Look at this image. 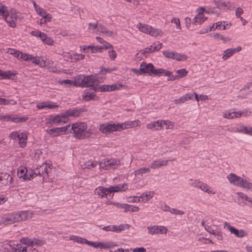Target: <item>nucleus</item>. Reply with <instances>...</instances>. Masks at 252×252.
Instances as JSON below:
<instances>
[{
	"label": "nucleus",
	"instance_id": "393cba45",
	"mask_svg": "<svg viewBox=\"0 0 252 252\" xmlns=\"http://www.w3.org/2000/svg\"><path fill=\"white\" fill-rule=\"evenodd\" d=\"M226 178L231 184L239 187L243 178L231 173L227 176Z\"/></svg>",
	"mask_w": 252,
	"mask_h": 252
},
{
	"label": "nucleus",
	"instance_id": "4468645a",
	"mask_svg": "<svg viewBox=\"0 0 252 252\" xmlns=\"http://www.w3.org/2000/svg\"><path fill=\"white\" fill-rule=\"evenodd\" d=\"M31 34L32 36L40 38L42 41L46 44L48 45H53L54 44V40L51 37L48 36L46 33L42 32L40 31H32L31 32Z\"/></svg>",
	"mask_w": 252,
	"mask_h": 252
},
{
	"label": "nucleus",
	"instance_id": "c756f323",
	"mask_svg": "<svg viewBox=\"0 0 252 252\" xmlns=\"http://www.w3.org/2000/svg\"><path fill=\"white\" fill-rule=\"evenodd\" d=\"M151 172L150 167L148 166H144L135 170L131 175H134L135 177L138 176L143 177L144 175L149 174Z\"/></svg>",
	"mask_w": 252,
	"mask_h": 252
},
{
	"label": "nucleus",
	"instance_id": "3c124183",
	"mask_svg": "<svg viewBox=\"0 0 252 252\" xmlns=\"http://www.w3.org/2000/svg\"><path fill=\"white\" fill-rule=\"evenodd\" d=\"M213 38L216 40H221L223 43L229 42L231 40V39L228 37L224 36L218 32L215 33L212 35Z\"/></svg>",
	"mask_w": 252,
	"mask_h": 252
},
{
	"label": "nucleus",
	"instance_id": "7c9ffc66",
	"mask_svg": "<svg viewBox=\"0 0 252 252\" xmlns=\"http://www.w3.org/2000/svg\"><path fill=\"white\" fill-rule=\"evenodd\" d=\"M168 163L167 160H164L162 159H158L153 161L150 165L149 166L150 167V169H156L160 168V167L165 166Z\"/></svg>",
	"mask_w": 252,
	"mask_h": 252
},
{
	"label": "nucleus",
	"instance_id": "49530a36",
	"mask_svg": "<svg viewBox=\"0 0 252 252\" xmlns=\"http://www.w3.org/2000/svg\"><path fill=\"white\" fill-rule=\"evenodd\" d=\"M56 114L47 116L45 119V124L48 126L58 125Z\"/></svg>",
	"mask_w": 252,
	"mask_h": 252
},
{
	"label": "nucleus",
	"instance_id": "774afa93",
	"mask_svg": "<svg viewBox=\"0 0 252 252\" xmlns=\"http://www.w3.org/2000/svg\"><path fill=\"white\" fill-rule=\"evenodd\" d=\"M61 135L65 134L69 132V129L71 128L70 125L65 126L63 127H58Z\"/></svg>",
	"mask_w": 252,
	"mask_h": 252
},
{
	"label": "nucleus",
	"instance_id": "4d7b16f0",
	"mask_svg": "<svg viewBox=\"0 0 252 252\" xmlns=\"http://www.w3.org/2000/svg\"><path fill=\"white\" fill-rule=\"evenodd\" d=\"M187 59L188 57L187 55L182 53H178L174 51L173 60L177 61H185L187 60Z\"/></svg>",
	"mask_w": 252,
	"mask_h": 252
},
{
	"label": "nucleus",
	"instance_id": "c03bdc74",
	"mask_svg": "<svg viewBox=\"0 0 252 252\" xmlns=\"http://www.w3.org/2000/svg\"><path fill=\"white\" fill-rule=\"evenodd\" d=\"M239 187L242 188L246 190H252V183L249 179L246 178H242V181Z\"/></svg>",
	"mask_w": 252,
	"mask_h": 252
},
{
	"label": "nucleus",
	"instance_id": "bb28decb",
	"mask_svg": "<svg viewBox=\"0 0 252 252\" xmlns=\"http://www.w3.org/2000/svg\"><path fill=\"white\" fill-rule=\"evenodd\" d=\"M99 130L103 133L115 131V123H104L101 124L99 126Z\"/></svg>",
	"mask_w": 252,
	"mask_h": 252
},
{
	"label": "nucleus",
	"instance_id": "aec40b11",
	"mask_svg": "<svg viewBox=\"0 0 252 252\" xmlns=\"http://www.w3.org/2000/svg\"><path fill=\"white\" fill-rule=\"evenodd\" d=\"M140 67L142 74H146L150 76H153L154 66L152 63L143 62L140 63Z\"/></svg>",
	"mask_w": 252,
	"mask_h": 252
},
{
	"label": "nucleus",
	"instance_id": "c9c22d12",
	"mask_svg": "<svg viewBox=\"0 0 252 252\" xmlns=\"http://www.w3.org/2000/svg\"><path fill=\"white\" fill-rule=\"evenodd\" d=\"M8 246L12 252H27V247H22L20 244H12L10 243Z\"/></svg>",
	"mask_w": 252,
	"mask_h": 252
},
{
	"label": "nucleus",
	"instance_id": "72a5a7b5",
	"mask_svg": "<svg viewBox=\"0 0 252 252\" xmlns=\"http://www.w3.org/2000/svg\"><path fill=\"white\" fill-rule=\"evenodd\" d=\"M237 195L238 196V204L243 207L246 205L245 201L248 202L250 197L241 192H237Z\"/></svg>",
	"mask_w": 252,
	"mask_h": 252
},
{
	"label": "nucleus",
	"instance_id": "8fccbe9b",
	"mask_svg": "<svg viewBox=\"0 0 252 252\" xmlns=\"http://www.w3.org/2000/svg\"><path fill=\"white\" fill-rule=\"evenodd\" d=\"M174 123L169 120H161V129L165 128L166 129H172L174 127Z\"/></svg>",
	"mask_w": 252,
	"mask_h": 252
},
{
	"label": "nucleus",
	"instance_id": "052dcab7",
	"mask_svg": "<svg viewBox=\"0 0 252 252\" xmlns=\"http://www.w3.org/2000/svg\"><path fill=\"white\" fill-rule=\"evenodd\" d=\"M176 72L177 74V75L176 76L173 78V79H178V78H182V77H185V76H187V75L188 74V71L186 69H185V68H182V69H181L177 70L176 71Z\"/></svg>",
	"mask_w": 252,
	"mask_h": 252
},
{
	"label": "nucleus",
	"instance_id": "2eb2a0df",
	"mask_svg": "<svg viewBox=\"0 0 252 252\" xmlns=\"http://www.w3.org/2000/svg\"><path fill=\"white\" fill-rule=\"evenodd\" d=\"M148 233L151 235L166 234L167 232L166 227L162 225H153L147 227Z\"/></svg>",
	"mask_w": 252,
	"mask_h": 252
},
{
	"label": "nucleus",
	"instance_id": "bf43d9fd",
	"mask_svg": "<svg viewBox=\"0 0 252 252\" xmlns=\"http://www.w3.org/2000/svg\"><path fill=\"white\" fill-rule=\"evenodd\" d=\"M28 120V117L26 116L22 117L11 116V121L14 123H18L25 122Z\"/></svg>",
	"mask_w": 252,
	"mask_h": 252
},
{
	"label": "nucleus",
	"instance_id": "603ef678",
	"mask_svg": "<svg viewBox=\"0 0 252 252\" xmlns=\"http://www.w3.org/2000/svg\"><path fill=\"white\" fill-rule=\"evenodd\" d=\"M56 118L58 125L65 124L67 123L68 120V119H67L65 113L62 114L56 115Z\"/></svg>",
	"mask_w": 252,
	"mask_h": 252
},
{
	"label": "nucleus",
	"instance_id": "09e8293b",
	"mask_svg": "<svg viewBox=\"0 0 252 252\" xmlns=\"http://www.w3.org/2000/svg\"><path fill=\"white\" fill-rule=\"evenodd\" d=\"M124 209L125 212H137L140 210L138 206L124 203Z\"/></svg>",
	"mask_w": 252,
	"mask_h": 252
},
{
	"label": "nucleus",
	"instance_id": "6ab92c4d",
	"mask_svg": "<svg viewBox=\"0 0 252 252\" xmlns=\"http://www.w3.org/2000/svg\"><path fill=\"white\" fill-rule=\"evenodd\" d=\"M98 33L103 36L109 37H114L117 35V32L109 30L107 27L101 24H99L98 27Z\"/></svg>",
	"mask_w": 252,
	"mask_h": 252
},
{
	"label": "nucleus",
	"instance_id": "412c9836",
	"mask_svg": "<svg viewBox=\"0 0 252 252\" xmlns=\"http://www.w3.org/2000/svg\"><path fill=\"white\" fill-rule=\"evenodd\" d=\"M20 242L28 246H41L44 244L43 241L38 239H30L29 238H23Z\"/></svg>",
	"mask_w": 252,
	"mask_h": 252
},
{
	"label": "nucleus",
	"instance_id": "37998d69",
	"mask_svg": "<svg viewBox=\"0 0 252 252\" xmlns=\"http://www.w3.org/2000/svg\"><path fill=\"white\" fill-rule=\"evenodd\" d=\"M146 127L148 129L153 130H161V120L152 122L148 124Z\"/></svg>",
	"mask_w": 252,
	"mask_h": 252
},
{
	"label": "nucleus",
	"instance_id": "ea45409f",
	"mask_svg": "<svg viewBox=\"0 0 252 252\" xmlns=\"http://www.w3.org/2000/svg\"><path fill=\"white\" fill-rule=\"evenodd\" d=\"M0 184L1 186H5L10 184L12 182V177L8 174L2 173L1 174Z\"/></svg>",
	"mask_w": 252,
	"mask_h": 252
},
{
	"label": "nucleus",
	"instance_id": "79ce46f5",
	"mask_svg": "<svg viewBox=\"0 0 252 252\" xmlns=\"http://www.w3.org/2000/svg\"><path fill=\"white\" fill-rule=\"evenodd\" d=\"M152 26L147 24L139 23L136 28L142 32L149 34Z\"/></svg>",
	"mask_w": 252,
	"mask_h": 252
},
{
	"label": "nucleus",
	"instance_id": "423d86ee",
	"mask_svg": "<svg viewBox=\"0 0 252 252\" xmlns=\"http://www.w3.org/2000/svg\"><path fill=\"white\" fill-rule=\"evenodd\" d=\"M10 138L18 141V145L21 148H25L27 144L28 134L26 132L15 131L9 135Z\"/></svg>",
	"mask_w": 252,
	"mask_h": 252
},
{
	"label": "nucleus",
	"instance_id": "f704fd0d",
	"mask_svg": "<svg viewBox=\"0 0 252 252\" xmlns=\"http://www.w3.org/2000/svg\"><path fill=\"white\" fill-rule=\"evenodd\" d=\"M172 74V72L164 69L163 68H154V70L153 72V76H161L162 75L165 76H170Z\"/></svg>",
	"mask_w": 252,
	"mask_h": 252
},
{
	"label": "nucleus",
	"instance_id": "e2e57ef3",
	"mask_svg": "<svg viewBox=\"0 0 252 252\" xmlns=\"http://www.w3.org/2000/svg\"><path fill=\"white\" fill-rule=\"evenodd\" d=\"M9 11L7 6L0 3V16L4 18Z\"/></svg>",
	"mask_w": 252,
	"mask_h": 252
},
{
	"label": "nucleus",
	"instance_id": "5fc2aeb1",
	"mask_svg": "<svg viewBox=\"0 0 252 252\" xmlns=\"http://www.w3.org/2000/svg\"><path fill=\"white\" fill-rule=\"evenodd\" d=\"M84 75H80L77 76L74 80V86L84 87Z\"/></svg>",
	"mask_w": 252,
	"mask_h": 252
},
{
	"label": "nucleus",
	"instance_id": "ddd939ff",
	"mask_svg": "<svg viewBox=\"0 0 252 252\" xmlns=\"http://www.w3.org/2000/svg\"><path fill=\"white\" fill-rule=\"evenodd\" d=\"M223 225L224 227L228 229L231 234L238 238H243L248 235V233L245 230L236 229L226 221L224 222Z\"/></svg>",
	"mask_w": 252,
	"mask_h": 252
},
{
	"label": "nucleus",
	"instance_id": "a19ab883",
	"mask_svg": "<svg viewBox=\"0 0 252 252\" xmlns=\"http://www.w3.org/2000/svg\"><path fill=\"white\" fill-rule=\"evenodd\" d=\"M149 35L154 37H162L164 35V32L160 29L152 26Z\"/></svg>",
	"mask_w": 252,
	"mask_h": 252
},
{
	"label": "nucleus",
	"instance_id": "6e6d98bb",
	"mask_svg": "<svg viewBox=\"0 0 252 252\" xmlns=\"http://www.w3.org/2000/svg\"><path fill=\"white\" fill-rule=\"evenodd\" d=\"M126 123L127 129L134 128L141 125V122L138 120L132 121H126Z\"/></svg>",
	"mask_w": 252,
	"mask_h": 252
},
{
	"label": "nucleus",
	"instance_id": "dca6fc26",
	"mask_svg": "<svg viewBox=\"0 0 252 252\" xmlns=\"http://www.w3.org/2000/svg\"><path fill=\"white\" fill-rule=\"evenodd\" d=\"M26 56L24 59V61L26 62H32V63H35L41 67H44L46 66V61L42 57L36 56L34 57L32 55L26 53Z\"/></svg>",
	"mask_w": 252,
	"mask_h": 252
},
{
	"label": "nucleus",
	"instance_id": "f8f14e48",
	"mask_svg": "<svg viewBox=\"0 0 252 252\" xmlns=\"http://www.w3.org/2000/svg\"><path fill=\"white\" fill-rule=\"evenodd\" d=\"M97 92L95 87H93L89 89H86L83 94L82 99L83 100L88 101L90 100H97L98 99V97L95 95V93Z\"/></svg>",
	"mask_w": 252,
	"mask_h": 252
},
{
	"label": "nucleus",
	"instance_id": "cd10ccee",
	"mask_svg": "<svg viewBox=\"0 0 252 252\" xmlns=\"http://www.w3.org/2000/svg\"><path fill=\"white\" fill-rule=\"evenodd\" d=\"M110 193L123 192L128 190V185L126 183L120 184L115 186L109 187Z\"/></svg>",
	"mask_w": 252,
	"mask_h": 252
},
{
	"label": "nucleus",
	"instance_id": "58836bf2",
	"mask_svg": "<svg viewBox=\"0 0 252 252\" xmlns=\"http://www.w3.org/2000/svg\"><path fill=\"white\" fill-rule=\"evenodd\" d=\"M37 173L34 172V170L27 169L26 167V171L24 172V175L22 178V181H29L35 177V174Z\"/></svg>",
	"mask_w": 252,
	"mask_h": 252
},
{
	"label": "nucleus",
	"instance_id": "9d476101",
	"mask_svg": "<svg viewBox=\"0 0 252 252\" xmlns=\"http://www.w3.org/2000/svg\"><path fill=\"white\" fill-rule=\"evenodd\" d=\"M201 225L204 227L205 230L210 234L214 235L215 238L219 241H222L223 236L221 231L218 229H213L212 227L206 223L205 220L201 221Z\"/></svg>",
	"mask_w": 252,
	"mask_h": 252
},
{
	"label": "nucleus",
	"instance_id": "a18cd8bd",
	"mask_svg": "<svg viewBox=\"0 0 252 252\" xmlns=\"http://www.w3.org/2000/svg\"><path fill=\"white\" fill-rule=\"evenodd\" d=\"M69 240L80 244H86L88 245H89L90 241L76 235H70L69 236Z\"/></svg>",
	"mask_w": 252,
	"mask_h": 252
},
{
	"label": "nucleus",
	"instance_id": "de8ad7c7",
	"mask_svg": "<svg viewBox=\"0 0 252 252\" xmlns=\"http://www.w3.org/2000/svg\"><path fill=\"white\" fill-rule=\"evenodd\" d=\"M213 2L217 8L220 9H225L229 7V2H226L222 0H214Z\"/></svg>",
	"mask_w": 252,
	"mask_h": 252
},
{
	"label": "nucleus",
	"instance_id": "864d4df0",
	"mask_svg": "<svg viewBox=\"0 0 252 252\" xmlns=\"http://www.w3.org/2000/svg\"><path fill=\"white\" fill-rule=\"evenodd\" d=\"M85 57V55L82 54H78L77 53H73V57L67 59V61L69 62H77L79 60H83Z\"/></svg>",
	"mask_w": 252,
	"mask_h": 252
},
{
	"label": "nucleus",
	"instance_id": "5701e85b",
	"mask_svg": "<svg viewBox=\"0 0 252 252\" xmlns=\"http://www.w3.org/2000/svg\"><path fill=\"white\" fill-rule=\"evenodd\" d=\"M94 193L101 198L107 197L108 195L111 194L109 187L105 188L103 186L96 188L94 190Z\"/></svg>",
	"mask_w": 252,
	"mask_h": 252
},
{
	"label": "nucleus",
	"instance_id": "9b49d317",
	"mask_svg": "<svg viewBox=\"0 0 252 252\" xmlns=\"http://www.w3.org/2000/svg\"><path fill=\"white\" fill-rule=\"evenodd\" d=\"M51 167L50 164L43 163L42 165L37 166L34 170V172L37 173L35 174V177L37 175H40L44 179L48 176V174L51 171Z\"/></svg>",
	"mask_w": 252,
	"mask_h": 252
},
{
	"label": "nucleus",
	"instance_id": "a211bd4d",
	"mask_svg": "<svg viewBox=\"0 0 252 252\" xmlns=\"http://www.w3.org/2000/svg\"><path fill=\"white\" fill-rule=\"evenodd\" d=\"M122 85L120 84L113 85H103L98 87H95L97 92H105L113 91L116 90H119L121 88Z\"/></svg>",
	"mask_w": 252,
	"mask_h": 252
},
{
	"label": "nucleus",
	"instance_id": "b1692460",
	"mask_svg": "<svg viewBox=\"0 0 252 252\" xmlns=\"http://www.w3.org/2000/svg\"><path fill=\"white\" fill-rule=\"evenodd\" d=\"M155 192L153 191H146L141 193L138 198L139 199V203L144 204L148 202L154 196Z\"/></svg>",
	"mask_w": 252,
	"mask_h": 252
},
{
	"label": "nucleus",
	"instance_id": "0e129e2a",
	"mask_svg": "<svg viewBox=\"0 0 252 252\" xmlns=\"http://www.w3.org/2000/svg\"><path fill=\"white\" fill-rule=\"evenodd\" d=\"M25 171L26 167L24 166H21L17 169V176L21 181H22L23 177H24V172Z\"/></svg>",
	"mask_w": 252,
	"mask_h": 252
},
{
	"label": "nucleus",
	"instance_id": "6e6552de",
	"mask_svg": "<svg viewBox=\"0 0 252 252\" xmlns=\"http://www.w3.org/2000/svg\"><path fill=\"white\" fill-rule=\"evenodd\" d=\"M18 19V12L14 8H10L9 11L3 18L8 26L12 28L16 26V22Z\"/></svg>",
	"mask_w": 252,
	"mask_h": 252
},
{
	"label": "nucleus",
	"instance_id": "2f4dec72",
	"mask_svg": "<svg viewBox=\"0 0 252 252\" xmlns=\"http://www.w3.org/2000/svg\"><path fill=\"white\" fill-rule=\"evenodd\" d=\"M7 53L10 55H13L16 57L18 60L24 61V59L26 57V53H24L20 52L14 49L8 48L7 50Z\"/></svg>",
	"mask_w": 252,
	"mask_h": 252
},
{
	"label": "nucleus",
	"instance_id": "f03ea898",
	"mask_svg": "<svg viewBox=\"0 0 252 252\" xmlns=\"http://www.w3.org/2000/svg\"><path fill=\"white\" fill-rule=\"evenodd\" d=\"M32 217V213L30 211H22L12 213L3 218V222L6 224H11L16 221L25 220Z\"/></svg>",
	"mask_w": 252,
	"mask_h": 252
},
{
	"label": "nucleus",
	"instance_id": "4c0bfd02",
	"mask_svg": "<svg viewBox=\"0 0 252 252\" xmlns=\"http://www.w3.org/2000/svg\"><path fill=\"white\" fill-rule=\"evenodd\" d=\"M16 71L14 70L3 71L0 70V79H9L16 75Z\"/></svg>",
	"mask_w": 252,
	"mask_h": 252
},
{
	"label": "nucleus",
	"instance_id": "13d9d810",
	"mask_svg": "<svg viewBox=\"0 0 252 252\" xmlns=\"http://www.w3.org/2000/svg\"><path fill=\"white\" fill-rule=\"evenodd\" d=\"M46 132L51 137H57L60 135L58 127L47 129Z\"/></svg>",
	"mask_w": 252,
	"mask_h": 252
},
{
	"label": "nucleus",
	"instance_id": "680f3d73",
	"mask_svg": "<svg viewBox=\"0 0 252 252\" xmlns=\"http://www.w3.org/2000/svg\"><path fill=\"white\" fill-rule=\"evenodd\" d=\"M67 119L70 116L77 117L79 116L80 112L77 109L68 110L64 112Z\"/></svg>",
	"mask_w": 252,
	"mask_h": 252
},
{
	"label": "nucleus",
	"instance_id": "4be33fe9",
	"mask_svg": "<svg viewBox=\"0 0 252 252\" xmlns=\"http://www.w3.org/2000/svg\"><path fill=\"white\" fill-rule=\"evenodd\" d=\"M242 50L241 46H237L235 48H228L225 50L222 53V59L224 61L227 60L231 57L235 53L239 52Z\"/></svg>",
	"mask_w": 252,
	"mask_h": 252
},
{
	"label": "nucleus",
	"instance_id": "338daca9",
	"mask_svg": "<svg viewBox=\"0 0 252 252\" xmlns=\"http://www.w3.org/2000/svg\"><path fill=\"white\" fill-rule=\"evenodd\" d=\"M115 131L126 129V122L123 123H115Z\"/></svg>",
	"mask_w": 252,
	"mask_h": 252
},
{
	"label": "nucleus",
	"instance_id": "0eeeda50",
	"mask_svg": "<svg viewBox=\"0 0 252 252\" xmlns=\"http://www.w3.org/2000/svg\"><path fill=\"white\" fill-rule=\"evenodd\" d=\"M196 13L194 17L192 19V23L194 25H201L207 19V17L205 16V13H209L205 7H200L196 10Z\"/></svg>",
	"mask_w": 252,
	"mask_h": 252
},
{
	"label": "nucleus",
	"instance_id": "20e7f679",
	"mask_svg": "<svg viewBox=\"0 0 252 252\" xmlns=\"http://www.w3.org/2000/svg\"><path fill=\"white\" fill-rule=\"evenodd\" d=\"M189 184L190 186L199 189L209 194L213 195L216 193V191L212 187L199 180L190 179L189 181Z\"/></svg>",
	"mask_w": 252,
	"mask_h": 252
},
{
	"label": "nucleus",
	"instance_id": "f257e3e1",
	"mask_svg": "<svg viewBox=\"0 0 252 252\" xmlns=\"http://www.w3.org/2000/svg\"><path fill=\"white\" fill-rule=\"evenodd\" d=\"M69 132L78 139H84L90 137L92 135L90 130H87V125L84 122H76L71 125Z\"/></svg>",
	"mask_w": 252,
	"mask_h": 252
},
{
	"label": "nucleus",
	"instance_id": "f3484780",
	"mask_svg": "<svg viewBox=\"0 0 252 252\" xmlns=\"http://www.w3.org/2000/svg\"><path fill=\"white\" fill-rule=\"evenodd\" d=\"M80 51L85 53H101L102 50V47L99 46L94 45H82L80 46Z\"/></svg>",
	"mask_w": 252,
	"mask_h": 252
},
{
	"label": "nucleus",
	"instance_id": "c85d7f7f",
	"mask_svg": "<svg viewBox=\"0 0 252 252\" xmlns=\"http://www.w3.org/2000/svg\"><path fill=\"white\" fill-rule=\"evenodd\" d=\"M235 131L252 136V126H244L242 125H238L235 128Z\"/></svg>",
	"mask_w": 252,
	"mask_h": 252
},
{
	"label": "nucleus",
	"instance_id": "1a4fd4ad",
	"mask_svg": "<svg viewBox=\"0 0 252 252\" xmlns=\"http://www.w3.org/2000/svg\"><path fill=\"white\" fill-rule=\"evenodd\" d=\"M120 165V160L116 158L104 159L101 163V166L105 170H111L118 168Z\"/></svg>",
	"mask_w": 252,
	"mask_h": 252
},
{
	"label": "nucleus",
	"instance_id": "473e14b6",
	"mask_svg": "<svg viewBox=\"0 0 252 252\" xmlns=\"http://www.w3.org/2000/svg\"><path fill=\"white\" fill-rule=\"evenodd\" d=\"M35 11L36 13L44 20V22H50L51 20L52 16L49 13H47L46 11L41 7H39Z\"/></svg>",
	"mask_w": 252,
	"mask_h": 252
},
{
	"label": "nucleus",
	"instance_id": "e433bc0d",
	"mask_svg": "<svg viewBox=\"0 0 252 252\" xmlns=\"http://www.w3.org/2000/svg\"><path fill=\"white\" fill-rule=\"evenodd\" d=\"M84 87H92L95 83V77L93 75H84Z\"/></svg>",
	"mask_w": 252,
	"mask_h": 252
},
{
	"label": "nucleus",
	"instance_id": "69168bd1",
	"mask_svg": "<svg viewBox=\"0 0 252 252\" xmlns=\"http://www.w3.org/2000/svg\"><path fill=\"white\" fill-rule=\"evenodd\" d=\"M97 161L94 160H88L84 164V168L90 169L94 168L97 165Z\"/></svg>",
	"mask_w": 252,
	"mask_h": 252
},
{
	"label": "nucleus",
	"instance_id": "39448f33",
	"mask_svg": "<svg viewBox=\"0 0 252 252\" xmlns=\"http://www.w3.org/2000/svg\"><path fill=\"white\" fill-rule=\"evenodd\" d=\"M89 246L93 247L94 249H99L102 250H109L112 249L118 246V243L112 241H90Z\"/></svg>",
	"mask_w": 252,
	"mask_h": 252
},
{
	"label": "nucleus",
	"instance_id": "a878e982",
	"mask_svg": "<svg viewBox=\"0 0 252 252\" xmlns=\"http://www.w3.org/2000/svg\"><path fill=\"white\" fill-rule=\"evenodd\" d=\"M58 107L56 103L50 101H42L37 103L36 107L38 109H42L45 108L55 109Z\"/></svg>",
	"mask_w": 252,
	"mask_h": 252
},
{
	"label": "nucleus",
	"instance_id": "7ed1b4c3",
	"mask_svg": "<svg viewBox=\"0 0 252 252\" xmlns=\"http://www.w3.org/2000/svg\"><path fill=\"white\" fill-rule=\"evenodd\" d=\"M162 46V44L159 41H155L150 46L145 48L143 50L139 51L135 55V58L138 60L147 58L149 54L158 51Z\"/></svg>",
	"mask_w": 252,
	"mask_h": 252
}]
</instances>
